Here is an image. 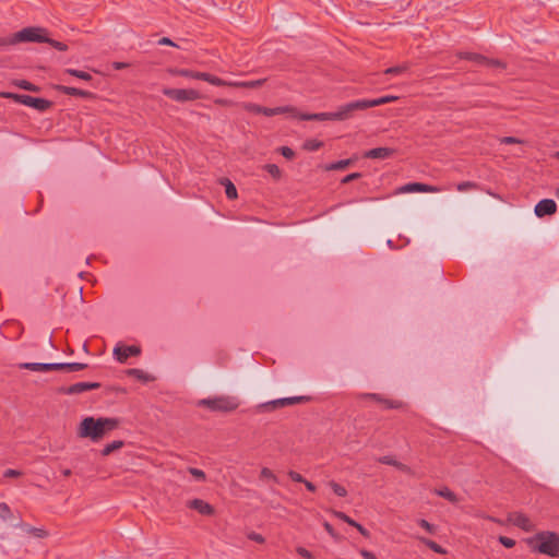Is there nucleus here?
Listing matches in <instances>:
<instances>
[{"label":"nucleus","mask_w":559,"mask_h":559,"mask_svg":"<svg viewBox=\"0 0 559 559\" xmlns=\"http://www.w3.org/2000/svg\"><path fill=\"white\" fill-rule=\"evenodd\" d=\"M189 473L197 479V480H200V481H203L205 480V473L202 471V469H199V468H195V467H190L189 468Z\"/></svg>","instance_id":"a18cd8bd"},{"label":"nucleus","mask_w":559,"mask_h":559,"mask_svg":"<svg viewBox=\"0 0 559 559\" xmlns=\"http://www.w3.org/2000/svg\"><path fill=\"white\" fill-rule=\"evenodd\" d=\"M11 516V509L5 502L0 503V518L8 520Z\"/></svg>","instance_id":"c03bdc74"},{"label":"nucleus","mask_w":559,"mask_h":559,"mask_svg":"<svg viewBox=\"0 0 559 559\" xmlns=\"http://www.w3.org/2000/svg\"><path fill=\"white\" fill-rule=\"evenodd\" d=\"M158 44L159 45H167V46H175L177 47V45L168 37H163L158 40Z\"/></svg>","instance_id":"680f3d73"},{"label":"nucleus","mask_w":559,"mask_h":559,"mask_svg":"<svg viewBox=\"0 0 559 559\" xmlns=\"http://www.w3.org/2000/svg\"><path fill=\"white\" fill-rule=\"evenodd\" d=\"M352 164V159H342V160H337L335 163H332L328 169L330 170H341V169H345L346 167H348L349 165Z\"/></svg>","instance_id":"72a5a7b5"},{"label":"nucleus","mask_w":559,"mask_h":559,"mask_svg":"<svg viewBox=\"0 0 559 559\" xmlns=\"http://www.w3.org/2000/svg\"><path fill=\"white\" fill-rule=\"evenodd\" d=\"M215 104L221 105V106H230L234 103L231 100H229V99L217 98V99H215Z\"/></svg>","instance_id":"e2e57ef3"},{"label":"nucleus","mask_w":559,"mask_h":559,"mask_svg":"<svg viewBox=\"0 0 559 559\" xmlns=\"http://www.w3.org/2000/svg\"><path fill=\"white\" fill-rule=\"evenodd\" d=\"M367 99H358L347 104H344L338 107L336 111H334V120L344 121L354 117L356 111L366 110Z\"/></svg>","instance_id":"423d86ee"},{"label":"nucleus","mask_w":559,"mask_h":559,"mask_svg":"<svg viewBox=\"0 0 559 559\" xmlns=\"http://www.w3.org/2000/svg\"><path fill=\"white\" fill-rule=\"evenodd\" d=\"M22 473L17 469H12V468H9L4 472V477H17L20 476Z\"/></svg>","instance_id":"13d9d810"},{"label":"nucleus","mask_w":559,"mask_h":559,"mask_svg":"<svg viewBox=\"0 0 559 559\" xmlns=\"http://www.w3.org/2000/svg\"><path fill=\"white\" fill-rule=\"evenodd\" d=\"M198 405L206 407L211 412L230 413L238 408L239 401L235 396L219 395L200 400Z\"/></svg>","instance_id":"20e7f679"},{"label":"nucleus","mask_w":559,"mask_h":559,"mask_svg":"<svg viewBox=\"0 0 559 559\" xmlns=\"http://www.w3.org/2000/svg\"><path fill=\"white\" fill-rule=\"evenodd\" d=\"M335 516L338 518L340 520L344 521L345 523L349 524L350 526L355 524V521L353 519H350L347 514H345L344 512H341V511H335L334 512Z\"/></svg>","instance_id":"09e8293b"},{"label":"nucleus","mask_w":559,"mask_h":559,"mask_svg":"<svg viewBox=\"0 0 559 559\" xmlns=\"http://www.w3.org/2000/svg\"><path fill=\"white\" fill-rule=\"evenodd\" d=\"M302 484H305L306 488H307L309 491H312V492H313V491H316V489H317V488H316V486H314V484H312L311 481L307 480L306 478H305V481H304Z\"/></svg>","instance_id":"69168bd1"},{"label":"nucleus","mask_w":559,"mask_h":559,"mask_svg":"<svg viewBox=\"0 0 559 559\" xmlns=\"http://www.w3.org/2000/svg\"><path fill=\"white\" fill-rule=\"evenodd\" d=\"M87 367L86 364L83 362H22L19 365L21 369H27L32 371H53V370H63L67 372H74L83 370Z\"/></svg>","instance_id":"7ed1b4c3"},{"label":"nucleus","mask_w":559,"mask_h":559,"mask_svg":"<svg viewBox=\"0 0 559 559\" xmlns=\"http://www.w3.org/2000/svg\"><path fill=\"white\" fill-rule=\"evenodd\" d=\"M56 88L59 92H61L62 94L70 95V96H79V97H82V98H92L94 96L93 93H91L88 91L80 90V88H76V87H71V86H66V85H58Z\"/></svg>","instance_id":"aec40b11"},{"label":"nucleus","mask_w":559,"mask_h":559,"mask_svg":"<svg viewBox=\"0 0 559 559\" xmlns=\"http://www.w3.org/2000/svg\"><path fill=\"white\" fill-rule=\"evenodd\" d=\"M22 105L32 107L40 112H44L52 106V103L45 98H36L29 95H24Z\"/></svg>","instance_id":"ddd939ff"},{"label":"nucleus","mask_w":559,"mask_h":559,"mask_svg":"<svg viewBox=\"0 0 559 559\" xmlns=\"http://www.w3.org/2000/svg\"><path fill=\"white\" fill-rule=\"evenodd\" d=\"M112 67H114V69H116V70H122V69L128 68V67H129V64H128V63H124V62H114V63H112Z\"/></svg>","instance_id":"0e129e2a"},{"label":"nucleus","mask_w":559,"mask_h":559,"mask_svg":"<svg viewBox=\"0 0 559 559\" xmlns=\"http://www.w3.org/2000/svg\"><path fill=\"white\" fill-rule=\"evenodd\" d=\"M484 66H489V67H498V68H504L503 63L499 60H489L487 62L484 63Z\"/></svg>","instance_id":"bf43d9fd"},{"label":"nucleus","mask_w":559,"mask_h":559,"mask_svg":"<svg viewBox=\"0 0 559 559\" xmlns=\"http://www.w3.org/2000/svg\"><path fill=\"white\" fill-rule=\"evenodd\" d=\"M47 34L43 27H25L11 36V43H45L48 40Z\"/></svg>","instance_id":"39448f33"},{"label":"nucleus","mask_w":559,"mask_h":559,"mask_svg":"<svg viewBox=\"0 0 559 559\" xmlns=\"http://www.w3.org/2000/svg\"><path fill=\"white\" fill-rule=\"evenodd\" d=\"M163 94L173 100L185 103L190 100H197L201 97V94L193 88H170L166 87L163 90Z\"/></svg>","instance_id":"0eeeda50"},{"label":"nucleus","mask_w":559,"mask_h":559,"mask_svg":"<svg viewBox=\"0 0 559 559\" xmlns=\"http://www.w3.org/2000/svg\"><path fill=\"white\" fill-rule=\"evenodd\" d=\"M282 114H293V116L295 117L296 108L290 107V106H281V107H274V108L262 107V111H261V115H264L266 117H272V116L282 115Z\"/></svg>","instance_id":"412c9836"},{"label":"nucleus","mask_w":559,"mask_h":559,"mask_svg":"<svg viewBox=\"0 0 559 559\" xmlns=\"http://www.w3.org/2000/svg\"><path fill=\"white\" fill-rule=\"evenodd\" d=\"M508 522L523 530L524 532H533L535 530V525L533 524L531 519L521 512L509 513Z\"/></svg>","instance_id":"9d476101"},{"label":"nucleus","mask_w":559,"mask_h":559,"mask_svg":"<svg viewBox=\"0 0 559 559\" xmlns=\"http://www.w3.org/2000/svg\"><path fill=\"white\" fill-rule=\"evenodd\" d=\"M378 461L380 463H382V464L394 466V467H396L397 469H400V471H402L404 473H409V471H411V468L407 465L396 461L391 455L381 456V457L378 459Z\"/></svg>","instance_id":"5701e85b"},{"label":"nucleus","mask_w":559,"mask_h":559,"mask_svg":"<svg viewBox=\"0 0 559 559\" xmlns=\"http://www.w3.org/2000/svg\"><path fill=\"white\" fill-rule=\"evenodd\" d=\"M532 551L549 557L559 556V534L551 531H542L526 539Z\"/></svg>","instance_id":"f03ea898"},{"label":"nucleus","mask_w":559,"mask_h":559,"mask_svg":"<svg viewBox=\"0 0 559 559\" xmlns=\"http://www.w3.org/2000/svg\"><path fill=\"white\" fill-rule=\"evenodd\" d=\"M280 152L287 159H292L295 156V152L288 146L280 147Z\"/></svg>","instance_id":"8fccbe9b"},{"label":"nucleus","mask_w":559,"mask_h":559,"mask_svg":"<svg viewBox=\"0 0 559 559\" xmlns=\"http://www.w3.org/2000/svg\"><path fill=\"white\" fill-rule=\"evenodd\" d=\"M501 143H504V144H515V143H521V140L514 138V136H506L501 140Z\"/></svg>","instance_id":"6e6d98bb"},{"label":"nucleus","mask_w":559,"mask_h":559,"mask_svg":"<svg viewBox=\"0 0 559 559\" xmlns=\"http://www.w3.org/2000/svg\"><path fill=\"white\" fill-rule=\"evenodd\" d=\"M360 555L362 556L364 559H377V557L371 551L366 549H361Z\"/></svg>","instance_id":"052dcab7"},{"label":"nucleus","mask_w":559,"mask_h":559,"mask_svg":"<svg viewBox=\"0 0 559 559\" xmlns=\"http://www.w3.org/2000/svg\"><path fill=\"white\" fill-rule=\"evenodd\" d=\"M241 106L246 111L257 114V115H261L262 107H263V106L254 104V103H243Z\"/></svg>","instance_id":"c9c22d12"},{"label":"nucleus","mask_w":559,"mask_h":559,"mask_svg":"<svg viewBox=\"0 0 559 559\" xmlns=\"http://www.w3.org/2000/svg\"><path fill=\"white\" fill-rule=\"evenodd\" d=\"M26 532L28 534H32L36 537H39V538H43L47 535V532L43 528H37V527H32V526H26L25 527Z\"/></svg>","instance_id":"37998d69"},{"label":"nucleus","mask_w":559,"mask_h":559,"mask_svg":"<svg viewBox=\"0 0 559 559\" xmlns=\"http://www.w3.org/2000/svg\"><path fill=\"white\" fill-rule=\"evenodd\" d=\"M140 353V347L135 345L117 346L114 349V356L120 362H124L130 356H138Z\"/></svg>","instance_id":"4468645a"},{"label":"nucleus","mask_w":559,"mask_h":559,"mask_svg":"<svg viewBox=\"0 0 559 559\" xmlns=\"http://www.w3.org/2000/svg\"><path fill=\"white\" fill-rule=\"evenodd\" d=\"M324 528L326 530V532H328L331 536H335V534H334V530H333V526H332L330 523L325 522V523H324Z\"/></svg>","instance_id":"338daca9"},{"label":"nucleus","mask_w":559,"mask_h":559,"mask_svg":"<svg viewBox=\"0 0 559 559\" xmlns=\"http://www.w3.org/2000/svg\"><path fill=\"white\" fill-rule=\"evenodd\" d=\"M66 73L72 75V76H75L78 79L84 80V81L92 80V75L85 71L75 70V69H67Z\"/></svg>","instance_id":"2f4dec72"},{"label":"nucleus","mask_w":559,"mask_h":559,"mask_svg":"<svg viewBox=\"0 0 559 559\" xmlns=\"http://www.w3.org/2000/svg\"><path fill=\"white\" fill-rule=\"evenodd\" d=\"M360 399H370L377 403L382 404L383 407L386 409H399V408L403 407V403L401 401L389 400L378 393H362V394H360Z\"/></svg>","instance_id":"f8f14e48"},{"label":"nucleus","mask_w":559,"mask_h":559,"mask_svg":"<svg viewBox=\"0 0 559 559\" xmlns=\"http://www.w3.org/2000/svg\"><path fill=\"white\" fill-rule=\"evenodd\" d=\"M295 117L300 120H317V121H325V120H334V111L333 112H318V114H295Z\"/></svg>","instance_id":"4be33fe9"},{"label":"nucleus","mask_w":559,"mask_h":559,"mask_svg":"<svg viewBox=\"0 0 559 559\" xmlns=\"http://www.w3.org/2000/svg\"><path fill=\"white\" fill-rule=\"evenodd\" d=\"M176 73L180 76L195 79V80H202V81L209 82L210 84L215 85V86H224L226 84L225 80H223L218 76H215L213 74H210L207 72H198V71H192V70H188V69H181V70H178Z\"/></svg>","instance_id":"6e6552de"},{"label":"nucleus","mask_w":559,"mask_h":559,"mask_svg":"<svg viewBox=\"0 0 559 559\" xmlns=\"http://www.w3.org/2000/svg\"><path fill=\"white\" fill-rule=\"evenodd\" d=\"M221 183L225 187V193L229 200H234L237 198V189L228 178H223L221 180Z\"/></svg>","instance_id":"a878e982"},{"label":"nucleus","mask_w":559,"mask_h":559,"mask_svg":"<svg viewBox=\"0 0 559 559\" xmlns=\"http://www.w3.org/2000/svg\"><path fill=\"white\" fill-rule=\"evenodd\" d=\"M119 426L117 418L109 417H85L78 428V436L80 438H88L94 442H97L104 438V436L115 430Z\"/></svg>","instance_id":"f257e3e1"},{"label":"nucleus","mask_w":559,"mask_h":559,"mask_svg":"<svg viewBox=\"0 0 559 559\" xmlns=\"http://www.w3.org/2000/svg\"><path fill=\"white\" fill-rule=\"evenodd\" d=\"M330 487L332 488L333 492L337 495L338 497H345L347 495V490L342 485L335 483L334 480L330 481Z\"/></svg>","instance_id":"e433bc0d"},{"label":"nucleus","mask_w":559,"mask_h":559,"mask_svg":"<svg viewBox=\"0 0 559 559\" xmlns=\"http://www.w3.org/2000/svg\"><path fill=\"white\" fill-rule=\"evenodd\" d=\"M187 506H188V508L198 511L202 515L210 516L215 513V509L210 503H207L206 501H204L202 499H198V498L192 499V500L188 501Z\"/></svg>","instance_id":"f3484780"},{"label":"nucleus","mask_w":559,"mask_h":559,"mask_svg":"<svg viewBox=\"0 0 559 559\" xmlns=\"http://www.w3.org/2000/svg\"><path fill=\"white\" fill-rule=\"evenodd\" d=\"M534 211H535L536 216H538V217H544L546 215H552L557 211V204L551 199H544V200H540L535 205Z\"/></svg>","instance_id":"2eb2a0df"},{"label":"nucleus","mask_w":559,"mask_h":559,"mask_svg":"<svg viewBox=\"0 0 559 559\" xmlns=\"http://www.w3.org/2000/svg\"><path fill=\"white\" fill-rule=\"evenodd\" d=\"M419 542L423 543L425 546H427L429 549L435 551L436 554L444 555L447 554V550L437 544L436 542L428 539L426 537H418Z\"/></svg>","instance_id":"bb28decb"},{"label":"nucleus","mask_w":559,"mask_h":559,"mask_svg":"<svg viewBox=\"0 0 559 559\" xmlns=\"http://www.w3.org/2000/svg\"><path fill=\"white\" fill-rule=\"evenodd\" d=\"M266 82V79H259L253 81H226L224 86L239 87V88H258Z\"/></svg>","instance_id":"6ab92c4d"},{"label":"nucleus","mask_w":559,"mask_h":559,"mask_svg":"<svg viewBox=\"0 0 559 559\" xmlns=\"http://www.w3.org/2000/svg\"><path fill=\"white\" fill-rule=\"evenodd\" d=\"M360 177H361V174H360V173H352V174H349V175L345 176V177L342 179V183H348V182H350V181H353V180H356V179H358V178H360Z\"/></svg>","instance_id":"864d4df0"},{"label":"nucleus","mask_w":559,"mask_h":559,"mask_svg":"<svg viewBox=\"0 0 559 559\" xmlns=\"http://www.w3.org/2000/svg\"><path fill=\"white\" fill-rule=\"evenodd\" d=\"M100 383L98 382H78L67 388H61L59 391L63 394L74 395L85 391L99 389Z\"/></svg>","instance_id":"9b49d317"},{"label":"nucleus","mask_w":559,"mask_h":559,"mask_svg":"<svg viewBox=\"0 0 559 559\" xmlns=\"http://www.w3.org/2000/svg\"><path fill=\"white\" fill-rule=\"evenodd\" d=\"M407 70H408V64L404 63V64H401V66H395V67L388 68L384 71V73L385 74L397 75V74L406 72Z\"/></svg>","instance_id":"f704fd0d"},{"label":"nucleus","mask_w":559,"mask_h":559,"mask_svg":"<svg viewBox=\"0 0 559 559\" xmlns=\"http://www.w3.org/2000/svg\"><path fill=\"white\" fill-rule=\"evenodd\" d=\"M476 188H477V185L473 181H462L456 186V189L461 192L476 189Z\"/></svg>","instance_id":"79ce46f5"},{"label":"nucleus","mask_w":559,"mask_h":559,"mask_svg":"<svg viewBox=\"0 0 559 559\" xmlns=\"http://www.w3.org/2000/svg\"><path fill=\"white\" fill-rule=\"evenodd\" d=\"M322 145H323V143L321 141H318V140H307L305 142V144H304V147L307 151L313 152V151L319 150Z\"/></svg>","instance_id":"4c0bfd02"},{"label":"nucleus","mask_w":559,"mask_h":559,"mask_svg":"<svg viewBox=\"0 0 559 559\" xmlns=\"http://www.w3.org/2000/svg\"><path fill=\"white\" fill-rule=\"evenodd\" d=\"M24 95L25 94H16V93H11V92L1 93V97L12 99L19 104H22Z\"/></svg>","instance_id":"ea45409f"},{"label":"nucleus","mask_w":559,"mask_h":559,"mask_svg":"<svg viewBox=\"0 0 559 559\" xmlns=\"http://www.w3.org/2000/svg\"><path fill=\"white\" fill-rule=\"evenodd\" d=\"M7 45H14V43H11V37L9 38H0V47L7 46Z\"/></svg>","instance_id":"774afa93"},{"label":"nucleus","mask_w":559,"mask_h":559,"mask_svg":"<svg viewBox=\"0 0 559 559\" xmlns=\"http://www.w3.org/2000/svg\"><path fill=\"white\" fill-rule=\"evenodd\" d=\"M441 189L420 182H411L400 188V192H439Z\"/></svg>","instance_id":"dca6fc26"},{"label":"nucleus","mask_w":559,"mask_h":559,"mask_svg":"<svg viewBox=\"0 0 559 559\" xmlns=\"http://www.w3.org/2000/svg\"><path fill=\"white\" fill-rule=\"evenodd\" d=\"M395 153L394 148L390 147H374L364 153L365 158L371 159H385Z\"/></svg>","instance_id":"a211bd4d"},{"label":"nucleus","mask_w":559,"mask_h":559,"mask_svg":"<svg viewBox=\"0 0 559 559\" xmlns=\"http://www.w3.org/2000/svg\"><path fill=\"white\" fill-rule=\"evenodd\" d=\"M263 168L276 180H278L282 176V171L275 164H266Z\"/></svg>","instance_id":"473e14b6"},{"label":"nucleus","mask_w":559,"mask_h":559,"mask_svg":"<svg viewBox=\"0 0 559 559\" xmlns=\"http://www.w3.org/2000/svg\"><path fill=\"white\" fill-rule=\"evenodd\" d=\"M45 43H48L50 46H52L53 48H56L57 50H60V51H66L68 49V46L64 43L51 39L49 37H48V40H46Z\"/></svg>","instance_id":"49530a36"},{"label":"nucleus","mask_w":559,"mask_h":559,"mask_svg":"<svg viewBox=\"0 0 559 559\" xmlns=\"http://www.w3.org/2000/svg\"><path fill=\"white\" fill-rule=\"evenodd\" d=\"M24 95L25 94H16V93H11V92L1 93V97L12 99L19 104H22Z\"/></svg>","instance_id":"a19ab883"},{"label":"nucleus","mask_w":559,"mask_h":559,"mask_svg":"<svg viewBox=\"0 0 559 559\" xmlns=\"http://www.w3.org/2000/svg\"><path fill=\"white\" fill-rule=\"evenodd\" d=\"M248 538L253 540V542H257L259 544H262L264 543V537L261 535V534H258V533H254V532H251L249 535H248Z\"/></svg>","instance_id":"5fc2aeb1"},{"label":"nucleus","mask_w":559,"mask_h":559,"mask_svg":"<svg viewBox=\"0 0 559 559\" xmlns=\"http://www.w3.org/2000/svg\"><path fill=\"white\" fill-rule=\"evenodd\" d=\"M311 401V396L309 395H299V396H292V397H282L274 401H270L267 403H264L262 407L266 409H276L280 407H286L295 404H302L308 403Z\"/></svg>","instance_id":"1a4fd4ad"},{"label":"nucleus","mask_w":559,"mask_h":559,"mask_svg":"<svg viewBox=\"0 0 559 559\" xmlns=\"http://www.w3.org/2000/svg\"><path fill=\"white\" fill-rule=\"evenodd\" d=\"M288 476H289V478L293 481H296V483H304L305 481L304 476L301 474L295 472V471H289L288 472Z\"/></svg>","instance_id":"3c124183"},{"label":"nucleus","mask_w":559,"mask_h":559,"mask_svg":"<svg viewBox=\"0 0 559 559\" xmlns=\"http://www.w3.org/2000/svg\"><path fill=\"white\" fill-rule=\"evenodd\" d=\"M15 85L22 90L29 91V92H39V86L26 81V80H19L15 82Z\"/></svg>","instance_id":"7c9ffc66"},{"label":"nucleus","mask_w":559,"mask_h":559,"mask_svg":"<svg viewBox=\"0 0 559 559\" xmlns=\"http://www.w3.org/2000/svg\"><path fill=\"white\" fill-rule=\"evenodd\" d=\"M498 540L506 548H512L515 545V540L507 536H499Z\"/></svg>","instance_id":"de8ad7c7"},{"label":"nucleus","mask_w":559,"mask_h":559,"mask_svg":"<svg viewBox=\"0 0 559 559\" xmlns=\"http://www.w3.org/2000/svg\"><path fill=\"white\" fill-rule=\"evenodd\" d=\"M123 447V441L121 440H115L111 443H108L104 447L102 450V455L107 456L111 454L114 451L119 450Z\"/></svg>","instance_id":"c85d7f7f"},{"label":"nucleus","mask_w":559,"mask_h":559,"mask_svg":"<svg viewBox=\"0 0 559 559\" xmlns=\"http://www.w3.org/2000/svg\"><path fill=\"white\" fill-rule=\"evenodd\" d=\"M297 552L304 557V558H307V559H312V555L310 551H308L306 548H302V547H299L297 549Z\"/></svg>","instance_id":"4d7b16f0"},{"label":"nucleus","mask_w":559,"mask_h":559,"mask_svg":"<svg viewBox=\"0 0 559 559\" xmlns=\"http://www.w3.org/2000/svg\"><path fill=\"white\" fill-rule=\"evenodd\" d=\"M435 493L438 495L439 497L447 499L448 501H450L452 503L459 502L457 496L448 487H442L440 489H436Z\"/></svg>","instance_id":"393cba45"},{"label":"nucleus","mask_w":559,"mask_h":559,"mask_svg":"<svg viewBox=\"0 0 559 559\" xmlns=\"http://www.w3.org/2000/svg\"><path fill=\"white\" fill-rule=\"evenodd\" d=\"M397 99H399V97L393 96V95L382 96V97L374 98V99H367V107L368 108L377 107V106H381L384 104L395 102Z\"/></svg>","instance_id":"b1692460"},{"label":"nucleus","mask_w":559,"mask_h":559,"mask_svg":"<svg viewBox=\"0 0 559 559\" xmlns=\"http://www.w3.org/2000/svg\"><path fill=\"white\" fill-rule=\"evenodd\" d=\"M418 525L420 527H423L425 531H427L429 534H435L437 532V526L429 523L427 520L425 519H419L417 521Z\"/></svg>","instance_id":"58836bf2"},{"label":"nucleus","mask_w":559,"mask_h":559,"mask_svg":"<svg viewBox=\"0 0 559 559\" xmlns=\"http://www.w3.org/2000/svg\"><path fill=\"white\" fill-rule=\"evenodd\" d=\"M261 477H263V478H271V479H273V480H275V481L277 480V479H276V476H275V475L273 474V472H272L270 468H267V467H263V468L261 469Z\"/></svg>","instance_id":"603ef678"},{"label":"nucleus","mask_w":559,"mask_h":559,"mask_svg":"<svg viewBox=\"0 0 559 559\" xmlns=\"http://www.w3.org/2000/svg\"><path fill=\"white\" fill-rule=\"evenodd\" d=\"M457 56L461 59L471 60L478 64H484L485 62L488 61L486 57L474 52H460Z\"/></svg>","instance_id":"cd10ccee"},{"label":"nucleus","mask_w":559,"mask_h":559,"mask_svg":"<svg viewBox=\"0 0 559 559\" xmlns=\"http://www.w3.org/2000/svg\"><path fill=\"white\" fill-rule=\"evenodd\" d=\"M127 373L144 382L152 380V378L141 369H129Z\"/></svg>","instance_id":"c756f323"}]
</instances>
